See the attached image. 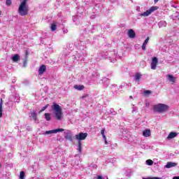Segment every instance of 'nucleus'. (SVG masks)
<instances>
[{
	"mask_svg": "<svg viewBox=\"0 0 179 179\" xmlns=\"http://www.w3.org/2000/svg\"><path fill=\"white\" fill-rule=\"evenodd\" d=\"M51 109L53 111V114L55 115L56 120H57L58 121H62V118H64L62 107L54 102L51 106Z\"/></svg>",
	"mask_w": 179,
	"mask_h": 179,
	"instance_id": "nucleus-1",
	"label": "nucleus"
},
{
	"mask_svg": "<svg viewBox=\"0 0 179 179\" xmlns=\"http://www.w3.org/2000/svg\"><path fill=\"white\" fill-rule=\"evenodd\" d=\"M18 13L20 16H26L29 13V5H27V0H22L18 8Z\"/></svg>",
	"mask_w": 179,
	"mask_h": 179,
	"instance_id": "nucleus-2",
	"label": "nucleus"
},
{
	"mask_svg": "<svg viewBox=\"0 0 179 179\" xmlns=\"http://www.w3.org/2000/svg\"><path fill=\"white\" fill-rule=\"evenodd\" d=\"M170 107L164 103H158L153 106V110L155 113H159L162 114L163 113H166L169 111Z\"/></svg>",
	"mask_w": 179,
	"mask_h": 179,
	"instance_id": "nucleus-3",
	"label": "nucleus"
},
{
	"mask_svg": "<svg viewBox=\"0 0 179 179\" xmlns=\"http://www.w3.org/2000/svg\"><path fill=\"white\" fill-rule=\"evenodd\" d=\"M157 6H152L150 9L147 10L145 12L139 13V16L141 17H148V16H150L155 10H157Z\"/></svg>",
	"mask_w": 179,
	"mask_h": 179,
	"instance_id": "nucleus-4",
	"label": "nucleus"
},
{
	"mask_svg": "<svg viewBox=\"0 0 179 179\" xmlns=\"http://www.w3.org/2000/svg\"><path fill=\"white\" fill-rule=\"evenodd\" d=\"M87 138V133H80L76 135V139L80 142V141H85Z\"/></svg>",
	"mask_w": 179,
	"mask_h": 179,
	"instance_id": "nucleus-5",
	"label": "nucleus"
},
{
	"mask_svg": "<svg viewBox=\"0 0 179 179\" xmlns=\"http://www.w3.org/2000/svg\"><path fill=\"white\" fill-rule=\"evenodd\" d=\"M58 132H64V129H56L53 130L46 131L45 135H51V134H58Z\"/></svg>",
	"mask_w": 179,
	"mask_h": 179,
	"instance_id": "nucleus-6",
	"label": "nucleus"
},
{
	"mask_svg": "<svg viewBox=\"0 0 179 179\" xmlns=\"http://www.w3.org/2000/svg\"><path fill=\"white\" fill-rule=\"evenodd\" d=\"M65 134V139H66V141H70V142H72L73 138H72V132L69 130H66V131H64Z\"/></svg>",
	"mask_w": 179,
	"mask_h": 179,
	"instance_id": "nucleus-7",
	"label": "nucleus"
},
{
	"mask_svg": "<svg viewBox=\"0 0 179 179\" xmlns=\"http://www.w3.org/2000/svg\"><path fill=\"white\" fill-rule=\"evenodd\" d=\"M157 62H159L157 57H153L151 62V69H156L157 66Z\"/></svg>",
	"mask_w": 179,
	"mask_h": 179,
	"instance_id": "nucleus-8",
	"label": "nucleus"
},
{
	"mask_svg": "<svg viewBox=\"0 0 179 179\" xmlns=\"http://www.w3.org/2000/svg\"><path fill=\"white\" fill-rule=\"evenodd\" d=\"M129 38H135L136 34H135V31L134 29H129L127 33Z\"/></svg>",
	"mask_w": 179,
	"mask_h": 179,
	"instance_id": "nucleus-9",
	"label": "nucleus"
},
{
	"mask_svg": "<svg viewBox=\"0 0 179 179\" xmlns=\"http://www.w3.org/2000/svg\"><path fill=\"white\" fill-rule=\"evenodd\" d=\"M152 135V132L150 131V129H145L143 131V136H145V138H149Z\"/></svg>",
	"mask_w": 179,
	"mask_h": 179,
	"instance_id": "nucleus-10",
	"label": "nucleus"
},
{
	"mask_svg": "<svg viewBox=\"0 0 179 179\" xmlns=\"http://www.w3.org/2000/svg\"><path fill=\"white\" fill-rule=\"evenodd\" d=\"M47 69V67L45 65H41L38 69V73L39 75H43L44 72H45V70Z\"/></svg>",
	"mask_w": 179,
	"mask_h": 179,
	"instance_id": "nucleus-11",
	"label": "nucleus"
},
{
	"mask_svg": "<svg viewBox=\"0 0 179 179\" xmlns=\"http://www.w3.org/2000/svg\"><path fill=\"white\" fill-rule=\"evenodd\" d=\"M178 135V134H177L176 132H171L169 134V136H167L166 139L170 141V139H173V138H176V136H177Z\"/></svg>",
	"mask_w": 179,
	"mask_h": 179,
	"instance_id": "nucleus-12",
	"label": "nucleus"
},
{
	"mask_svg": "<svg viewBox=\"0 0 179 179\" xmlns=\"http://www.w3.org/2000/svg\"><path fill=\"white\" fill-rule=\"evenodd\" d=\"M167 79L171 83H176V77H173V75L169 74L167 76Z\"/></svg>",
	"mask_w": 179,
	"mask_h": 179,
	"instance_id": "nucleus-13",
	"label": "nucleus"
},
{
	"mask_svg": "<svg viewBox=\"0 0 179 179\" xmlns=\"http://www.w3.org/2000/svg\"><path fill=\"white\" fill-rule=\"evenodd\" d=\"M176 166H177V164L175 162H168L165 167L166 169H171V167H176Z\"/></svg>",
	"mask_w": 179,
	"mask_h": 179,
	"instance_id": "nucleus-14",
	"label": "nucleus"
},
{
	"mask_svg": "<svg viewBox=\"0 0 179 179\" xmlns=\"http://www.w3.org/2000/svg\"><path fill=\"white\" fill-rule=\"evenodd\" d=\"M20 59V56L19 55L16 54L14 56L12 57V60L13 62H17Z\"/></svg>",
	"mask_w": 179,
	"mask_h": 179,
	"instance_id": "nucleus-15",
	"label": "nucleus"
},
{
	"mask_svg": "<svg viewBox=\"0 0 179 179\" xmlns=\"http://www.w3.org/2000/svg\"><path fill=\"white\" fill-rule=\"evenodd\" d=\"M159 27H166L167 26V22L166 21L163 20L158 23Z\"/></svg>",
	"mask_w": 179,
	"mask_h": 179,
	"instance_id": "nucleus-16",
	"label": "nucleus"
},
{
	"mask_svg": "<svg viewBox=\"0 0 179 179\" xmlns=\"http://www.w3.org/2000/svg\"><path fill=\"white\" fill-rule=\"evenodd\" d=\"M29 117H32V118H33V120H34V121L37 120V113L34 111H33L30 113Z\"/></svg>",
	"mask_w": 179,
	"mask_h": 179,
	"instance_id": "nucleus-17",
	"label": "nucleus"
},
{
	"mask_svg": "<svg viewBox=\"0 0 179 179\" xmlns=\"http://www.w3.org/2000/svg\"><path fill=\"white\" fill-rule=\"evenodd\" d=\"M173 20H179V13L176 12L173 15L171 16Z\"/></svg>",
	"mask_w": 179,
	"mask_h": 179,
	"instance_id": "nucleus-18",
	"label": "nucleus"
},
{
	"mask_svg": "<svg viewBox=\"0 0 179 179\" xmlns=\"http://www.w3.org/2000/svg\"><path fill=\"white\" fill-rule=\"evenodd\" d=\"M141 78H142V75L139 73H136V75L134 76V79L136 82H138Z\"/></svg>",
	"mask_w": 179,
	"mask_h": 179,
	"instance_id": "nucleus-19",
	"label": "nucleus"
},
{
	"mask_svg": "<svg viewBox=\"0 0 179 179\" xmlns=\"http://www.w3.org/2000/svg\"><path fill=\"white\" fill-rule=\"evenodd\" d=\"M74 89L76 90H83L85 89V86L76 85H74Z\"/></svg>",
	"mask_w": 179,
	"mask_h": 179,
	"instance_id": "nucleus-20",
	"label": "nucleus"
},
{
	"mask_svg": "<svg viewBox=\"0 0 179 179\" xmlns=\"http://www.w3.org/2000/svg\"><path fill=\"white\" fill-rule=\"evenodd\" d=\"M2 99H1V101H0V118H1L2 117V113H3V109L2 108Z\"/></svg>",
	"mask_w": 179,
	"mask_h": 179,
	"instance_id": "nucleus-21",
	"label": "nucleus"
},
{
	"mask_svg": "<svg viewBox=\"0 0 179 179\" xmlns=\"http://www.w3.org/2000/svg\"><path fill=\"white\" fill-rule=\"evenodd\" d=\"M45 119L46 121H51V115L50 113H45Z\"/></svg>",
	"mask_w": 179,
	"mask_h": 179,
	"instance_id": "nucleus-22",
	"label": "nucleus"
},
{
	"mask_svg": "<svg viewBox=\"0 0 179 179\" xmlns=\"http://www.w3.org/2000/svg\"><path fill=\"white\" fill-rule=\"evenodd\" d=\"M104 132H106V129H105V128H103V129L101 130V134L102 136H103V141H106V134H104Z\"/></svg>",
	"mask_w": 179,
	"mask_h": 179,
	"instance_id": "nucleus-23",
	"label": "nucleus"
},
{
	"mask_svg": "<svg viewBox=\"0 0 179 179\" xmlns=\"http://www.w3.org/2000/svg\"><path fill=\"white\" fill-rule=\"evenodd\" d=\"M50 29L52 31H55L57 30V24L55 23L52 24Z\"/></svg>",
	"mask_w": 179,
	"mask_h": 179,
	"instance_id": "nucleus-24",
	"label": "nucleus"
},
{
	"mask_svg": "<svg viewBox=\"0 0 179 179\" xmlns=\"http://www.w3.org/2000/svg\"><path fill=\"white\" fill-rule=\"evenodd\" d=\"M78 150L79 153H81V152H82V143L80 141H78Z\"/></svg>",
	"mask_w": 179,
	"mask_h": 179,
	"instance_id": "nucleus-25",
	"label": "nucleus"
},
{
	"mask_svg": "<svg viewBox=\"0 0 179 179\" xmlns=\"http://www.w3.org/2000/svg\"><path fill=\"white\" fill-rule=\"evenodd\" d=\"M145 163L147 166H152L153 164V161L152 159H148Z\"/></svg>",
	"mask_w": 179,
	"mask_h": 179,
	"instance_id": "nucleus-26",
	"label": "nucleus"
},
{
	"mask_svg": "<svg viewBox=\"0 0 179 179\" xmlns=\"http://www.w3.org/2000/svg\"><path fill=\"white\" fill-rule=\"evenodd\" d=\"M143 93H144V96H149V94H152V91L145 90Z\"/></svg>",
	"mask_w": 179,
	"mask_h": 179,
	"instance_id": "nucleus-27",
	"label": "nucleus"
},
{
	"mask_svg": "<svg viewBox=\"0 0 179 179\" xmlns=\"http://www.w3.org/2000/svg\"><path fill=\"white\" fill-rule=\"evenodd\" d=\"M48 108V104H47L46 106H45L44 107H43L42 109L40 110L39 113H43V111H45V110H47Z\"/></svg>",
	"mask_w": 179,
	"mask_h": 179,
	"instance_id": "nucleus-28",
	"label": "nucleus"
},
{
	"mask_svg": "<svg viewBox=\"0 0 179 179\" xmlns=\"http://www.w3.org/2000/svg\"><path fill=\"white\" fill-rule=\"evenodd\" d=\"M20 179H24V172H23V171L20 172Z\"/></svg>",
	"mask_w": 179,
	"mask_h": 179,
	"instance_id": "nucleus-29",
	"label": "nucleus"
},
{
	"mask_svg": "<svg viewBox=\"0 0 179 179\" xmlns=\"http://www.w3.org/2000/svg\"><path fill=\"white\" fill-rule=\"evenodd\" d=\"M6 4L7 5V6H9L12 5V1H10V0H7V1H6Z\"/></svg>",
	"mask_w": 179,
	"mask_h": 179,
	"instance_id": "nucleus-30",
	"label": "nucleus"
},
{
	"mask_svg": "<svg viewBox=\"0 0 179 179\" xmlns=\"http://www.w3.org/2000/svg\"><path fill=\"white\" fill-rule=\"evenodd\" d=\"M136 111H138V108L136 106H133L132 113H135Z\"/></svg>",
	"mask_w": 179,
	"mask_h": 179,
	"instance_id": "nucleus-31",
	"label": "nucleus"
},
{
	"mask_svg": "<svg viewBox=\"0 0 179 179\" xmlns=\"http://www.w3.org/2000/svg\"><path fill=\"white\" fill-rule=\"evenodd\" d=\"M148 43H149V38H147L145 40V41H144V43H143V44H144L145 45H148Z\"/></svg>",
	"mask_w": 179,
	"mask_h": 179,
	"instance_id": "nucleus-32",
	"label": "nucleus"
},
{
	"mask_svg": "<svg viewBox=\"0 0 179 179\" xmlns=\"http://www.w3.org/2000/svg\"><path fill=\"white\" fill-rule=\"evenodd\" d=\"M147 179H162V178H159V177H152V178H148Z\"/></svg>",
	"mask_w": 179,
	"mask_h": 179,
	"instance_id": "nucleus-33",
	"label": "nucleus"
},
{
	"mask_svg": "<svg viewBox=\"0 0 179 179\" xmlns=\"http://www.w3.org/2000/svg\"><path fill=\"white\" fill-rule=\"evenodd\" d=\"M142 50H143V51H145V50H146V45H144V44L143 43Z\"/></svg>",
	"mask_w": 179,
	"mask_h": 179,
	"instance_id": "nucleus-34",
	"label": "nucleus"
},
{
	"mask_svg": "<svg viewBox=\"0 0 179 179\" xmlns=\"http://www.w3.org/2000/svg\"><path fill=\"white\" fill-rule=\"evenodd\" d=\"M96 179H104V178H103V176H98L96 177Z\"/></svg>",
	"mask_w": 179,
	"mask_h": 179,
	"instance_id": "nucleus-35",
	"label": "nucleus"
},
{
	"mask_svg": "<svg viewBox=\"0 0 179 179\" xmlns=\"http://www.w3.org/2000/svg\"><path fill=\"white\" fill-rule=\"evenodd\" d=\"M105 141V145H108V142H107V137H106V140H104Z\"/></svg>",
	"mask_w": 179,
	"mask_h": 179,
	"instance_id": "nucleus-36",
	"label": "nucleus"
},
{
	"mask_svg": "<svg viewBox=\"0 0 179 179\" xmlns=\"http://www.w3.org/2000/svg\"><path fill=\"white\" fill-rule=\"evenodd\" d=\"M173 179H179V176H174Z\"/></svg>",
	"mask_w": 179,
	"mask_h": 179,
	"instance_id": "nucleus-37",
	"label": "nucleus"
},
{
	"mask_svg": "<svg viewBox=\"0 0 179 179\" xmlns=\"http://www.w3.org/2000/svg\"><path fill=\"white\" fill-rule=\"evenodd\" d=\"M154 1L156 3L159 2V0H154Z\"/></svg>",
	"mask_w": 179,
	"mask_h": 179,
	"instance_id": "nucleus-38",
	"label": "nucleus"
},
{
	"mask_svg": "<svg viewBox=\"0 0 179 179\" xmlns=\"http://www.w3.org/2000/svg\"><path fill=\"white\" fill-rule=\"evenodd\" d=\"M64 33H68V30L64 31Z\"/></svg>",
	"mask_w": 179,
	"mask_h": 179,
	"instance_id": "nucleus-39",
	"label": "nucleus"
},
{
	"mask_svg": "<svg viewBox=\"0 0 179 179\" xmlns=\"http://www.w3.org/2000/svg\"><path fill=\"white\" fill-rule=\"evenodd\" d=\"M129 99H132V96H129Z\"/></svg>",
	"mask_w": 179,
	"mask_h": 179,
	"instance_id": "nucleus-40",
	"label": "nucleus"
},
{
	"mask_svg": "<svg viewBox=\"0 0 179 179\" xmlns=\"http://www.w3.org/2000/svg\"><path fill=\"white\" fill-rule=\"evenodd\" d=\"M1 166H2V165L0 164V169H1Z\"/></svg>",
	"mask_w": 179,
	"mask_h": 179,
	"instance_id": "nucleus-41",
	"label": "nucleus"
},
{
	"mask_svg": "<svg viewBox=\"0 0 179 179\" xmlns=\"http://www.w3.org/2000/svg\"><path fill=\"white\" fill-rule=\"evenodd\" d=\"M106 179H108V176H106Z\"/></svg>",
	"mask_w": 179,
	"mask_h": 179,
	"instance_id": "nucleus-42",
	"label": "nucleus"
},
{
	"mask_svg": "<svg viewBox=\"0 0 179 179\" xmlns=\"http://www.w3.org/2000/svg\"><path fill=\"white\" fill-rule=\"evenodd\" d=\"M0 15H1V12H0Z\"/></svg>",
	"mask_w": 179,
	"mask_h": 179,
	"instance_id": "nucleus-43",
	"label": "nucleus"
}]
</instances>
